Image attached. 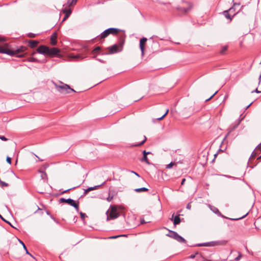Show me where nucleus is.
<instances>
[{
	"label": "nucleus",
	"mask_w": 261,
	"mask_h": 261,
	"mask_svg": "<svg viewBox=\"0 0 261 261\" xmlns=\"http://www.w3.org/2000/svg\"><path fill=\"white\" fill-rule=\"evenodd\" d=\"M26 49V47L21 46L17 49H11L9 48L8 44H6L4 46H0V53L6 54L11 56H16L18 57H22L23 56V54L21 53Z\"/></svg>",
	"instance_id": "obj_1"
},
{
	"label": "nucleus",
	"mask_w": 261,
	"mask_h": 261,
	"mask_svg": "<svg viewBox=\"0 0 261 261\" xmlns=\"http://www.w3.org/2000/svg\"><path fill=\"white\" fill-rule=\"evenodd\" d=\"M61 83L62 84L61 85H59L56 83H54L56 88L60 93L65 94L70 93V92H75V91L70 88L68 85L64 84L62 82H61Z\"/></svg>",
	"instance_id": "obj_2"
},
{
	"label": "nucleus",
	"mask_w": 261,
	"mask_h": 261,
	"mask_svg": "<svg viewBox=\"0 0 261 261\" xmlns=\"http://www.w3.org/2000/svg\"><path fill=\"white\" fill-rule=\"evenodd\" d=\"M124 40H123L119 42V44H114L108 48L109 53L107 54H113L121 51L123 48Z\"/></svg>",
	"instance_id": "obj_3"
},
{
	"label": "nucleus",
	"mask_w": 261,
	"mask_h": 261,
	"mask_svg": "<svg viewBox=\"0 0 261 261\" xmlns=\"http://www.w3.org/2000/svg\"><path fill=\"white\" fill-rule=\"evenodd\" d=\"M208 207L209 208H210V210L215 214L218 215L219 216L223 218H225V219H230L231 220H232V221H237V220H240V219H242L244 218H245L247 215H248V213H247L246 214L244 215V216L241 217H239V218H228L224 215H223L220 212V211H219V210L215 206H212L211 205H208Z\"/></svg>",
	"instance_id": "obj_4"
},
{
	"label": "nucleus",
	"mask_w": 261,
	"mask_h": 261,
	"mask_svg": "<svg viewBox=\"0 0 261 261\" xmlns=\"http://www.w3.org/2000/svg\"><path fill=\"white\" fill-rule=\"evenodd\" d=\"M120 31L119 29L114 28H109L105 31H104L103 32H102L100 35V38H106L110 34H117L119 31Z\"/></svg>",
	"instance_id": "obj_5"
},
{
	"label": "nucleus",
	"mask_w": 261,
	"mask_h": 261,
	"mask_svg": "<svg viewBox=\"0 0 261 261\" xmlns=\"http://www.w3.org/2000/svg\"><path fill=\"white\" fill-rule=\"evenodd\" d=\"M59 203H66L69 205L74 207L77 212L79 211V202H75V201L71 199H65L64 198H61L59 200Z\"/></svg>",
	"instance_id": "obj_6"
},
{
	"label": "nucleus",
	"mask_w": 261,
	"mask_h": 261,
	"mask_svg": "<svg viewBox=\"0 0 261 261\" xmlns=\"http://www.w3.org/2000/svg\"><path fill=\"white\" fill-rule=\"evenodd\" d=\"M186 6L177 7L176 9L180 15H184L188 13L191 9L192 5L190 3H186Z\"/></svg>",
	"instance_id": "obj_7"
},
{
	"label": "nucleus",
	"mask_w": 261,
	"mask_h": 261,
	"mask_svg": "<svg viewBox=\"0 0 261 261\" xmlns=\"http://www.w3.org/2000/svg\"><path fill=\"white\" fill-rule=\"evenodd\" d=\"M111 211H110V214L109 216H108L107 217V219L109 220V219H116L117 218L119 215L118 214V213L117 212V208L115 206L113 205V206H111Z\"/></svg>",
	"instance_id": "obj_8"
},
{
	"label": "nucleus",
	"mask_w": 261,
	"mask_h": 261,
	"mask_svg": "<svg viewBox=\"0 0 261 261\" xmlns=\"http://www.w3.org/2000/svg\"><path fill=\"white\" fill-rule=\"evenodd\" d=\"M60 50L57 48L53 47V48H49L48 47V51L47 53V56L54 57H59L60 56Z\"/></svg>",
	"instance_id": "obj_9"
},
{
	"label": "nucleus",
	"mask_w": 261,
	"mask_h": 261,
	"mask_svg": "<svg viewBox=\"0 0 261 261\" xmlns=\"http://www.w3.org/2000/svg\"><path fill=\"white\" fill-rule=\"evenodd\" d=\"M37 51L38 53L44 55H47L48 51V47L45 45H40L39 46L37 49Z\"/></svg>",
	"instance_id": "obj_10"
},
{
	"label": "nucleus",
	"mask_w": 261,
	"mask_h": 261,
	"mask_svg": "<svg viewBox=\"0 0 261 261\" xmlns=\"http://www.w3.org/2000/svg\"><path fill=\"white\" fill-rule=\"evenodd\" d=\"M147 40V39L145 37H143L140 40L139 45L140 49L141 50V54L142 56H143L144 54V46Z\"/></svg>",
	"instance_id": "obj_11"
},
{
	"label": "nucleus",
	"mask_w": 261,
	"mask_h": 261,
	"mask_svg": "<svg viewBox=\"0 0 261 261\" xmlns=\"http://www.w3.org/2000/svg\"><path fill=\"white\" fill-rule=\"evenodd\" d=\"M106 181L103 182L101 185H97V186H94V187H89L88 188V189H86L85 190V192H84V193L85 194H87L89 192L92 191V190H95V189H97L98 188L104 185L106 183Z\"/></svg>",
	"instance_id": "obj_12"
},
{
	"label": "nucleus",
	"mask_w": 261,
	"mask_h": 261,
	"mask_svg": "<svg viewBox=\"0 0 261 261\" xmlns=\"http://www.w3.org/2000/svg\"><path fill=\"white\" fill-rule=\"evenodd\" d=\"M57 34L56 33H53L50 37V43L53 45H55L57 44Z\"/></svg>",
	"instance_id": "obj_13"
},
{
	"label": "nucleus",
	"mask_w": 261,
	"mask_h": 261,
	"mask_svg": "<svg viewBox=\"0 0 261 261\" xmlns=\"http://www.w3.org/2000/svg\"><path fill=\"white\" fill-rule=\"evenodd\" d=\"M178 235V234L176 232L172 230H169V232L167 234V236H168L176 240Z\"/></svg>",
	"instance_id": "obj_14"
},
{
	"label": "nucleus",
	"mask_w": 261,
	"mask_h": 261,
	"mask_svg": "<svg viewBox=\"0 0 261 261\" xmlns=\"http://www.w3.org/2000/svg\"><path fill=\"white\" fill-rule=\"evenodd\" d=\"M181 220L179 218V215H178L174 217L173 219V224L174 225H178L180 223Z\"/></svg>",
	"instance_id": "obj_15"
},
{
	"label": "nucleus",
	"mask_w": 261,
	"mask_h": 261,
	"mask_svg": "<svg viewBox=\"0 0 261 261\" xmlns=\"http://www.w3.org/2000/svg\"><path fill=\"white\" fill-rule=\"evenodd\" d=\"M38 41L36 40H30L29 42V46L31 48H34L37 46Z\"/></svg>",
	"instance_id": "obj_16"
},
{
	"label": "nucleus",
	"mask_w": 261,
	"mask_h": 261,
	"mask_svg": "<svg viewBox=\"0 0 261 261\" xmlns=\"http://www.w3.org/2000/svg\"><path fill=\"white\" fill-rule=\"evenodd\" d=\"M77 0H68L66 4V6L67 7H70L72 5H75L76 3ZM65 5H64L63 6H65Z\"/></svg>",
	"instance_id": "obj_17"
},
{
	"label": "nucleus",
	"mask_w": 261,
	"mask_h": 261,
	"mask_svg": "<svg viewBox=\"0 0 261 261\" xmlns=\"http://www.w3.org/2000/svg\"><path fill=\"white\" fill-rule=\"evenodd\" d=\"M223 15L225 16V17L230 20H231L232 17L230 16V14L229 11L225 10L223 12Z\"/></svg>",
	"instance_id": "obj_18"
},
{
	"label": "nucleus",
	"mask_w": 261,
	"mask_h": 261,
	"mask_svg": "<svg viewBox=\"0 0 261 261\" xmlns=\"http://www.w3.org/2000/svg\"><path fill=\"white\" fill-rule=\"evenodd\" d=\"M134 191L136 192L140 193V192H147L148 191V189L146 188H137L134 190Z\"/></svg>",
	"instance_id": "obj_19"
},
{
	"label": "nucleus",
	"mask_w": 261,
	"mask_h": 261,
	"mask_svg": "<svg viewBox=\"0 0 261 261\" xmlns=\"http://www.w3.org/2000/svg\"><path fill=\"white\" fill-rule=\"evenodd\" d=\"M18 241H19V243H20L22 245L23 249H24L25 250V251L26 254H29V255H30V256H31L32 257H34L33 256V255H32L31 254H30V253H29V252L28 251V249H27V247L25 246V244H24V243H23L22 241H21L20 240H18Z\"/></svg>",
	"instance_id": "obj_20"
},
{
	"label": "nucleus",
	"mask_w": 261,
	"mask_h": 261,
	"mask_svg": "<svg viewBox=\"0 0 261 261\" xmlns=\"http://www.w3.org/2000/svg\"><path fill=\"white\" fill-rule=\"evenodd\" d=\"M176 240L179 243H186V240L183 237L179 236V234L178 235Z\"/></svg>",
	"instance_id": "obj_21"
},
{
	"label": "nucleus",
	"mask_w": 261,
	"mask_h": 261,
	"mask_svg": "<svg viewBox=\"0 0 261 261\" xmlns=\"http://www.w3.org/2000/svg\"><path fill=\"white\" fill-rule=\"evenodd\" d=\"M240 122V120L238 122L237 124H235L234 125H233V126H232L230 128V130L228 132L227 134L226 135V137H227L228 136V135L232 132L233 131V130H234L238 126V125H239V123Z\"/></svg>",
	"instance_id": "obj_22"
},
{
	"label": "nucleus",
	"mask_w": 261,
	"mask_h": 261,
	"mask_svg": "<svg viewBox=\"0 0 261 261\" xmlns=\"http://www.w3.org/2000/svg\"><path fill=\"white\" fill-rule=\"evenodd\" d=\"M240 122V120L238 122L237 124H235L234 125H233V126H232L230 128V130L228 132L227 134L226 135V137H227L228 136V135L232 132L233 131V130H234L238 126V125H239V123Z\"/></svg>",
	"instance_id": "obj_23"
},
{
	"label": "nucleus",
	"mask_w": 261,
	"mask_h": 261,
	"mask_svg": "<svg viewBox=\"0 0 261 261\" xmlns=\"http://www.w3.org/2000/svg\"><path fill=\"white\" fill-rule=\"evenodd\" d=\"M239 5H240L239 4H234L233 6L227 10L229 11L230 13H231V14L233 13L235 11L236 7L237 6H239Z\"/></svg>",
	"instance_id": "obj_24"
},
{
	"label": "nucleus",
	"mask_w": 261,
	"mask_h": 261,
	"mask_svg": "<svg viewBox=\"0 0 261 261\" xmlns=\"http://www.w3.org/2000/svg\"><path fill=\"white\" fill-rule=\"evenodd\" d=\"M28 61L30 62H37V63H42V62L38 60L36 58L33 57H30L28 59Z\"/></svg>",
	"instance_id": "obj_25"
},
{
	"label": "nucleus",
	"mask_w": 261,
	"mask_h": 261,
	"mask_svg": "<svg viewBox=\"0 0 261 261\" xmlns=\"http://www.w3.org/2000/svg\"><path fill=\"white\" fill-rule=\"evenodd\" d=\"M63 12L65 14V15H67L68 16L71 13V10L70 9H64L63 10Z\"/></svg>",
	"instance_id": "obj_26"
},
{
	"label": "nucleus",
	"mask_w": 261,
	"mask_h": 261,
	"mask_svg": "<svg viewBox=\"0 0 261 261\" xmlns=\"http://www.w3.org/2000/svg\"><path fill=\"white\" fill-rule=\"evenodd\" d=\"M146 141V137L145 136H144V140L141 142L134 145L133 146H136V147L140 146L142 145H143L145 142Z\"/></svg>",
	"instance_id": "obj_27"
},
{
	"label": "nucleus",
	"mask_w": 261,
	"mask_h": 261,
	"mask_svg": "<svg viewBox=\"0 0 261 261\" xmlns=\"http://www.w3.org/2000/svg\"><path fill=\"white\" fill-rule=\"evenodd\" d=\"M258 150H257V149L255 148V150H254L252 152V154H251V156H250V160H251V159H254V158H255V156H256L257 155V151H258Z\"/></svg>",
	"instance_id": "obj_28"
},
{
	"label": "nucleus",
	"mask_w": 261,
	"mask_h": 261,
	"mask_svg": "<svg viewBox=\"0 0 261 261\" xmlns=\"http://www.w3.org/2000/svg\"><path fill=\"white\" fill-rule=\"evenodd\" d=\"M141 161L145 162L148 165L150 164V162L148 161L147 156H146L145 155H143V156L142 159H141Z\"/></svg>",
	"instance_id": "obj_29"
},
{
	"label": "nucleus",
	"mask_w": 261,
	"mask_h": 261,
	"mask_svg": "<svg viewBox=\"0 0 261 261\" xmlns=\"http://www.w3.org/2000/svg\"><path fill=\"white\" fill-rule=\"evenodd\" d=\"M40 172L41 173V177L42 179H45L47 178V174L45 172L40 171Z\"/></svg>",
	"instance_id": "obj_30"
},
{
	"label": "nucleus",
	"mask_w": 261,
	"mask_h": 261,
	"mask_svg": "<svg viewBox=\"0 0 261 261\" xmlns=\"http://www.w3.org/2000/svg\"><path fill=\"white\" fill-rule=\"evenodd\" d=\"M210 243H200L197 244L195 246H210Z\"/></svg>",
	"instance_id": "obj_31"
},
{
	"label": "nucleus",
	"mask_w": 261,
	"mask_h": 261,
	"mask_svg": "<svg viewBox=\"0 0 261 261\" xmlns=\"http://www.w3.org/2000/svg\"><path fill=\"white\" fill-rule=\"evenodd\" d=\"M8 186H9L8 184H7L0 179V186L1 187H8Z\"/></svg>",
	"instance_id": "obj_32"
},
{
	"label": "nucleus",
	"mask_w": 261,
	"mask_h": 261,
	"mask_svg": "<svg viewBox=\"0 0 261 261\" xmlns=\"http://www.w3.org/2000/svg\"><path fill=\"white\" fill-rule=\"evenodd\" d=\"M227 46H223L221 50H220V54H224L225 53V51L227 50Z\"/></svg>",
	"instance_id": "obj_33"
},
{
	"label": "nucleus",
	"mask_w": 261,
	"mask_h": 261,
	"mask_svg": "<svg viewBox=\"0 0 261 261\" xmlns=\"http://www.w3.org/2000/svg\"><path fill=\"white\" fill-rule=\"evenodd\" d=\"M239 255L234 258V260H236V261L239 260L241 259V258L242 257L241 253L240 252H239Z\"/></svg>",
	"instance_id": "obj_34"
},
{
	"label": "nucleus",
	"mask_w": 261,
	"mask_h": 261,
	"mask_svg": "<svg viewBox=\"0 0 261 261\" xmlns=\"http://www.w3.org/2000/svg\"><path fill=\"white\" fill-rule=\"evenodd\" d=\"M174 165V163L173 162H171L167 165H166V168L167 169H170L172 167L173 165Z\"/></svg>",
	"instance_id": "obj_35"
},
{
	"label": "nucleus",
	"mask_w": 261,
	"mask_h": 261,
	"mask_svg": "<svg viewBox=\"0 0 261 261\" xmlns=\"http://www.w3.org/2000/svg\"><path fill=\"white\" fill-rule=\"evenodd\" d=\"M100 49V47L99 46H98L96 47L93 50V52L94 54H96V53L98 52V51Z\"/></svg>",
	"instance_id": "obj_36"
},
{
	"label": "nucleus",
	"mask_w": 261,
	"mask_h": 261,
	"mask_svg": "<svg viewBox=\"0 0 261 261\" xmlns=\"http://www.w3.org/2000/svg\"><path fill=\"white\" fill-rule=\"evenodd\" d=\"M6 161L8 164H11V158H10L9 156H7V159H6Z\"/></svg>",
	"instance_id": "obj_37"
},
{
	"label": "nucleus",
	"mask_w": 261,
	"mask_h": 261,
	"mask_svg": "<svg viewBox=\"0 0 261 261\" xmlns=\"http://www.w3.org/2000/svg\"><path fill=\"white\" fill-rule=\"evenodd\" d=\"M28 36L30 38H34L36 36V34L30 33L28 34Z\"/></svg>",
	"instance_id": "obj_38"
},
{
	"label": "nucleus",
	"mask_w": 261,
	"mask_h": 261,
	"mask_svg": "<svg viewBox=\"0 0 261 261\" xmlns=\"http://www.w3.org/2000/svg\"><path fill=\"white\" fill-rule=\"evenodd\" d=\"M0 139H1L3 141H7L8 140V139L6 138L5 136H0Z\"/></svg>",
	"instance_id": "obj_39"
},
{
	"label": "nucleus",
	"mask_w": 261,
	"mask_h": 261,
	"mask_svg": "<svg viewBox=\"0 0 261 261\" xmlns=\"http://www.w3.org/2000/svg\"><path fill=\"white\" fill-rule=\"evenodd\" d=\"M80 215H81V218L82 219H84L85 218V217L86 216V215L85 213H83L82 212L80 213Z\"/></svg>",
	"instance_id": "obj_40"
},
{
	"label": "nucleus",
	"mask_w": 261,
	"mask_h": 261,
	"mask_svg": "<svg viewBox=\"0 0 261 261\" xmlns=\"http://www.w3.org/2000/svg\"><path fill=\"white\" fill-rule=\"evenodd\" d=\"M150 153H151V152H150V151H148V152H147V151H146L145 150H144V151H143V155H146V156H147L148 154H150Z\"/></svg>",
	"instance_id": "obj_41"
},
{
	"label": "nucleus",
	"mask_w": 261,
	"mask_h": 261,
	"mask_svg": "<svg viewBox=\"0 0 261 261\" xmlns=\"http://www.w3.org/2000/svg\"><path fill=\"white\" fill-rule=\"evenodd\" d=\"M113 198V196H110V195L108 196V197H107V200L108 201L110 202L111 201Z\"/></svg>",
	"instance_id": "obj_42"
},
{
	"label": "nucleus",
	"mask_w": 261,
	"mask_h": 261,
	"mask_svg": "<svg viewBox=\"0 0 261 261\" xmlns=\"http://www.w3.org/2000/svg\"><path fill=\"white\" fill-rule=\"evenodd\" d=\"M256 149L261 151V143L257 146Z\"/></svg>",
	"instance_id": "obj_43"
},
{
	"label": "nucleus",
	"mask_w": 261,
	"mask_h": 261,
	"mask_svg": "<svg viewBox=\"0 0 261 261\" xmlns=\"http://www.w3.org/2000/svg\"><path fill=\"white\" fill-rule=\"evenodd\" d=\"M198 252H197L196 254H191L190 256V258H194L196 256V254H198Z\"/></svg>",
	"instance_id": "obj_44"
},
{
	"label": "nucleus",
	"mask_w": 261,
	"mask_h": 261,
	"mask_svg": "<svg viewBox=\"0 0 261 261\" xmlns=\"http://www.w3.org/2000/svg\"><path fill=\"white\" fill-rule=\"evenodd\" d=\"M119 237V235L118 236H112V237H110V239H115L118 238Z\"/></svg>",
	"instance_id": "obj_45"
},
{
	"label": "nucleus",
	"mask_w": 261,
	"mask_h": 261,
	"mask_svg": "<svg viewBox=\"0 0 261 261\" xmlns=\"http://www.w3.org/2000/svg\"><path fill=\"white\" fill-rule=\"evenodd\" d=\"M217 91H216L214 94H213L209 98L207 99L205 101H207L210 100L217 93Z\"/></svg>",
	"instance_id": "obj_46"
},
{
	"label": "nucleus",
	"mask_w": 261,
	"mask_h": 261,
	"mask_svg": "<svg viewBox=\"0 0 261 261\" xmlns=\"http://www.w3.org/2000/svg\"><path fill=\"white\" fill-rule=\"evenodd\" d=\"M74 188H73V189H74ZM71 189H72V188H70V189H69L66 190H65V191H63V192L61 193V194L65 193H66V192H68L69 191L71 190Z\"/></svg>",
	"instance_id": "obj_47"
},
{
	"label": "nucleus",
	"mask_w": 261,
	"mask_h": 261,
	"mask_svg": "<svg viewBox=\"0 0 261 261\" xmlns=\"http://www.w3.org/2000/svg\"><path fill=\"white\" fill-rule=\"evenodd\" d=\"M69 16H68L67 15H65L63 20H62V21H65L67 18H68Z\"/></svg>",
	"instance_id": "obj_48"
},
{
	"label": "nucleus",
	"mask_w": 261,
	"mask_h": 261,
	"mask_svg": "<svg viewBox=\"0 0 261 261\" xmlns=\"http://www.w3.org/2000/svg\"><path fill=\"white\" fill-rule=\"evenodd\" d=\"M253 92H256L257 93H259L261 92V91H259L258 90V89L256 88L255 90L252 91V93H253Z\"/></svg>",
	"instance_id": "obj_49"
},
{
	"label": "nucleus",
	"mask_w": 261,
	"mask_h": 261,
	"mask_svg": "<svg viewBox=\"0 0 261 261\" xmlns=\"http://www.w3.org/2000/svg\"><path fill=\"white\" fill-rule=\"evenodd\" d=\"M72 58H76V59H79V58H80V55H77L76 56H73Z\"/></svg>",
	"instance_id": "obj_50"
},
{
	"label": "nucleus",
	"mask_w": 261,
	"mask_h": 261,
	"mask_svg": "<svg viewBox=\"0 0 261 261\" xmlns=\"http://www.w3.org/2000/svg\"><path fill=\"white\" fill-rule=\"evenodd\" d=\"M130 172H131L132 173H134V174H135L136 175H137V176L140 177V175H139L137 172H135V171H131Z\"/></svg>",
	"instance_id": "obj_51"
},
{
	"label": "nucleus",
	"mask_w": 261,
	"mask_h": 261,
	"mask_svg": "<svg viewBox=\"0 0 261 261\" xmlns=\"http://www.w3.org/2000/svg\"><path fill=\"white\" fill-rule=\"evenodd\" d=\"M164 117H165V116H164V115H163L162 117H160V118H157V120H162Z\"/></svg>",
	"instance_id": "obj_52"
},
{
	"label": "nucleus",
	"mask_w": 261,
	"mask_h": 261,
	"mask_svg": "<svg viewBox=\"0 0 261 261\" xmlns=\"http://www.w3.org/2000/svg\"><path fill=\"white\" fill-rule=\"evenodd\" d=\"M140 223H141V224H143L146 223V222L145 221V220L144 219H143V220H141Z\"/></svg>",
	"instance_id": "obj_53"
},
{
	"label": "nucleus",
	"mask_w": 261,
	"mask_h": 261,
	"mask_svg": "<svg viewBox=\"0 0 261 261\" xmlns=\"http://www.w3.org/2000/svg\"><path fill=\"white\" fill-rule=\"evenodd\" d=\"M185 181H186V179H185V178L182 179V181H181V184L182 185H183L184 184V183H185Z\"/></svg>",
	"instance_id": "obj_54"
},
{
	"label": "nucleus",
	"mask_w": 261,
	"mask_h": 261,
	"mask_svg": "<svg viewBox=\"0 0 261 261\" xmlns=\"http://www.w3.org/2000/svg\"><path fill=\"white\" fill-rule=\"evenodd\" d=\"M168 112H169V110H167L166 112H165V113L163 115L165 117L167 115V114H168Z\"/></svg>",
	"instance_id": "obj_55"
},
{
	"label": "nucleus",
	"mask_w": 261,
	"mask_h": 261,
	"mask_svg": "<svg viewBox=\"0 0 261 261\" xmlns=\"http://www.w3.org/2000/svg\"><path fill=\"white\" fill-rule=\"evenodd\" d=\"M187 208H188V209H190L191 205H190V204L189 203L187 205Z\"/></svg>",
	"instance_id": "obj_56"
},
{
	"label": "nucleus",
	"mask_w": 261,
	"mask_h": 261,
	"mask_svg": "<svg viewBox=\"0 0 261 261\" xmlns=\"http://www.w3.org/2000/svg\"><path fill=\"white\" fill-rule=\"evenodd\" d=\"M252 102H251L248 106H247L246 108V110L251 105Z\"/></svg>",
	"instance_id": "obj_57"
},
{
	"label": "nucleus",
	"mask_w": 261,
	"mask_h": 261,
	"mask_svg": "<svg viewBox=\"0 0 261 261\" xmlns=\"http://www.w3.org/2000/svg\"><path fill=\"white\" fill-rule=\"evenodd\" d=\"M119 237H126V234H121V235H119Z\"/></svg>",
	"instance_id": "obj_58"
},
{
	"label": "nucleus",
	"mask_w": 261,
	"mask_h": 261,
	"mask_svg": "<svg viewBox=\"0 0 261 261\" xmlns=\"http://www.w3.org/2000/svg\"><path fill=\"white\" fill-rule=\"evenodd\" d=\"M238 12H239V11H238V12H237V13H234L233 14V15H232V17H233L234 16H235V15H236Z\"/></svg>",
	"instance_id": "obj_59"
},
{
	"label": "nucleus",
	"mask_w": 261,
	"mask_h": 261,
	"mask_svg": "<svg viewBox=\"0 0 261 261\" xmlns=\"http://www.w3.org/2000/svg\"><path fill=\"white\" fill-rule=\"evenodd\" d=\"M40 210L41 211V209L38 207V208L37 211H36V212H35V213H37V211H40Z\"/></svg>",
	"instance_id": "obj_60"
},
{
	"label": "nucleus",
	"mask_w": 261,
	"mask_h": 261,
	"mask_svg": "<svg viewBox=\"0 0 261 261\" xmlns=\"http://www.w3.org/2000/svg\"><path fill=\"white\" fill-rule=\"evenodd\" d=\"M46 214H47L48 215H50V213H49L48 211H47V212H46Z\"/></svg>",
	"instance_id": "obj_61"
},
{
	"label": "nucleus",
	"mask_w": 261,
	"mask_h": 261,
	"mask_svg": "<svg viewBox=\"0 0 261 261\" xmlns=\"http://www.w3.org/2000/svg\"><path fill=\"white\" fill-rule=\"evenodd\" d=\"M97 60H98L99 61L101 62H103L102 60H101L100 59H98Z\"/></svg>",
	"instance_id": "obj_62"
},
{
	"label": "nucleus",
	"mask_w": 261,
	"mask_h": 261,
	"mask_svg": "<svg viewBox=\"0 0 261 261\" xmlns=\"http://www.w3.org/2000/svg\"><path fill=\"white\" fill-rule=\"evenodd\" d=\"M260 159H261V155L258 158H257V160H258Z\"/></svg>",
	"instance_id": "obj_63"
},
{
	"label": "nucleus",
	"mask_w": 261,
	"mask_h": 261,
	"mask_svg": "<svg viewBox=\"0 0 261 261\" xmlns=\"http://www.w3.org/2000/svg\"><path fill=\"white\" fill-rule=\"evenodd\" d=\"M35 54H36V53H35V52H34V53H33L32 54V55H34Z\"/></svg>",
	"instance_id": "obj_64"
}]
</instances>
